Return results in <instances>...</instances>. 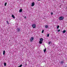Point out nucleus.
<instances>
[{"mask_svg":"<svg viewBox=\"0 0 67 67\" xmlns=\"http://www.w3.org/2000/svg\"><path fill=\"white\" fill-rule=\"evenodd\" d=\"M66 32V30H64L63 31V33H65Z\"/></svg>","mask_w":67,"mask_h":67,"instance_id":"nucleus-14","label":"nucleus"},{"mask_svg":"<svg viewBox=\"0 0 67 67\" xmlns=\"http://www.w3.org/2000/svg\"><path fill=\"white\" fill-rule=\"evenodd\" d=\"M49 34H48L47 35V37H49Z\"/></svg>","mask_w":67,"mask_h":67,"instance_id":"nucleus-19","label":"nucleus"},{"mask_svg":"<svg viewBox=\"0 0 67 67\" xmlns=\"http://www.w3.org/2000/svg\"><path fill=\"white\" fill-rule=\"evenodd\" d=\"M24 19H26V16H25V17H24Z\"/></svg>","mask_w":67,"mask_h":67,"instance_id":"nucleus-26","label":"nucleus"},{"mask_svg":"<svg viewBox=\"0 0 67 67\" xmlns=\"http://www.w3.org/2000/svg\"><path fill=\"white\" fill-rule=\"evenodd\" d=\"M12 16L13 19H15V16L13 15H12Z\"/></svg>","mask_w":67,"mask_h":67,"instance_id":"nucleus-7","label":"nucleus"},{"mask_svg":"<svg viewBox=\"0 0 67 67\" xmlns=\"http://www.w3.org/2000/svg\"><path fill=\"white\" fill-rule=\"evenodd\" d=\"M51 43V42H48V44H50Z\"/></svg>","mask_w":67,"mask_h":67,"instance_id":"nucleus-23","label":"nucleus"},{"mask_svg":"<svg viewBox=\"0 0 67 67\" xmlns=\"http://www.w3.org/2000/svg\"><path fill=\"white\" fill-rule=\"evenodd\" d=\"M46 29H47L48 28V26L47 25H46L45 26Z\"/></svg>","mask_w":67,"mask_h":67,"instance_id":"nucleus-10","label":"nucleus"},{"mask_svg":"<svg viewBox=\"0 0 67 67\" xmlns=\"http://www.w3.org/2000/svg\"><path fill=\"white\" fill-rule=\"evenodd\" d=\"M46 48H45V49L43 50L44 52V53H45V52H46Z\"/></svg>","mask_w":67,"mask_h":67,"instance_id":"nucleus-11","label":"nucleus"},{"mask_svg":"<svg viewBox=\"0 0 67 67\" xmlns=\"http://www.w3.org/2000/svg\"><path fill=\"white\" fill-rule=\"evenodd\" d=\"M4 66H5L7 65V64L5 63H4Z\"/></svg>","mask_w":67,"mask_h":67,"instance_id":"nucleus-15","label":"nucleus"},{"mask_svg":"<svg viewBox=\"0 0 67 67\" xmlns=\"http://www.w3.org/2000/svg\"><path fill=\"white\" fill-rule=\"evenodd\" d=\"M25 65H27V64L26 63V64H25Z\"/></svg>","mask_w":67,"mask_h":67,"instance_id":"nucleus-25","label":"nucleus"},{"mask_svg":"<svg viewBox=\"0 0 67 67\" xmlns=\"http://www.w3.org/2000/svg\"><path fill=\"white\" fill-rule=\"evenodd\" d=\"M34 40V37H31V38L30 39V42H32V41Z\"/></svg>","mask_w":67,"mask_h":67,"instance_id":"nucleus-3","label":"nucleus"},{"mask_svg":"<svg viewBox=\"0 0 67 67\" xmlns=\"http://www.w3.org/2000/svg\"><path fill=\"white\" fill-rule=\"evenodd\" d=\"M22 11V9H20L19 10V12H21Z\"/></svg>","mask_w":67,"mask_h":67,"instance_id":"nucleus-9","label":"nucleus"},{"mask_svg":"<svg viewBox=\"0 0 67 67\" xmlns=\"http://www.w3.org/2000/svg\"><path fill=\"white\" fill-rule=\"evenodd\" d=\"M44 31L43 30L42 31V33H43L44 32Z\"/></svg>","mask_w":67,"mask_h":67,"instance_id":"nucleus-21","label":"nucleus"},{"mask_svg":"<svg viewBox=\"0 0 67 67\" xmlns=\"http://www.w3.org/2000/svg\"><path fill=\"white\" fill-rule=\"evenodd\" d=\"M6 22H7V23L8 24H9V22L8 21H6Z\"/></svg>","mask_w":67,"mask_h":67,"instance_id":"nucleus-16","label":"nucleus"},{"mask_svg":"<svg viewBox=\"0 0 67 67\" xmlns=\"http://www.w3.org/2000/svg\"><path fill=\"white\" fill-rule=\"evenodd\" d=\"M22 66V65H20L19 66V67H21Z\"/></svg>","mask_w":67,"mask_h":67,"instance_id":"nucleus-20","label":"nucleus"},{"mask_svg":"<svg viewBox=\"0 0 67 67\" xmlns=\"http://www.w3.org/2000/svg\"><path fill=\"white\" fill-rule=\"evenodd\" d=\"M60 63L61 64H64V61L62 60L61 61V62H60Z\"/></svg>","mask_w":67,"mask_h":67,"instance_id":"nucleus-4","label":"nucleus"},{"mask_svg":"<svg viewBox=\"0 0 67 67\" xmlns=\"http://www.w3.org/2000/svg\"><path fill=\"white\" fill-rule=\"evenodd\" d=\"M38 0V1H40V0Z\"/></svg>","mask_w":67,"mask_h":67,"instance_id":"nucleus-27","label":"nucleus"},{"mask_svg":"<svg viewBox=\"0 0 67 67\" xmlns=\"http://www.w3.org/2000/svg\"><path fill=\"white\" fill-rule=\"evenodd\" d=\"M60 31V29H59L58 30V32H59Z\"/></svg>","mask_w":67,"mask_h":67,"instance_id":"nucleus-22","label":"nucleus"},{"mask_svg":"<svg viewBox=\"0 0 67 67\" xmlns=\"http://www.w3.org/2000/svg\"><path fill=\"white\" fill-rule=\"evenodd\" d=\"M51 14H52V15H53V13L52 12L51 13Z\"/></svg>","mask_w":67,"mask_h":67,"instance_id":"nucleus-24","label":"nucleus"},{"mask_svg":"<svg viewBox=\"0 0 67 67\" xmlns=\"http://www.w3.org/2000/svg\"><path fill=\"white\" fill-rule=\"evenodd\" d=\"M35 5V3L34 2H32V4L31 7H33Z\"/></svg>","mask_w":67,"mask_h":67,"instance_id":"nucleus-5","label":"nucleus"},{"mask_svg":"<svg viewBox=\"0 0 67 67\" xmlns=\"http://www.w3.org/2000/svg\"><path fill=\"white\" fill-rule=\"evenodd\" d=\"M3 55H4L5 54V51H4L3 53Z\"/></svg>","mask_w":67,"mask_h":67,"instance_id":"nucleus-13","label":"nucleus"},{"mask_svg":"<svg viewBox=\"0 0 67 67\" xmlns=\"http://www.w3.org/2000/svg\"><path fill=\"white\" fill-rule=\"evenodd\" d=\"M17 29V31L18 32H19L20 31V29L19 28H18Z\"/></svg>","mask_w":67,"mask_h":67,"instance_id":"nucleus-6","label":"nucleus"},{"mask_svg":"<svg viewBox=\"0 0 67 67\" xmlns=\"http://www.w3.org/2000/svg\"><path fill=\"white\" fill-rule=\"evenodd\" d=\"M7 2H6L4 4V5L5 6H6V5H7Z\"/></svg>","mask_w":67,"mask_h":67,"instance_id":"nucleus-18","label":"nucleus"},{"mask_svg":"<svg viewBox=\"0 0 67 67\" xmlns=\"http://www.w3.org/2000/svg\"><path fill=\"white\" fill-rule=\"evenodd\" d=\"M32 27L34 29V28H35L36 27V24H33L32 25Z\"/></svg>","mask_w":67,"mask_h":67,"instance_id":"nucleus-1","label":"nucleus"},{"mask_svg":"<svg viewBox=\"0 0 67 67\" xmlns=\"http://www.w3.org/2000/svg\"><path fill=\"white\" fill-rule=\"evenodd\" d=\"M59 25L57 26V29H59Z\"/></svg>","mask_w":67,"mask_h":67,"instance_id":"nucleus-17","label":"nucleus"},{"mask_svg":"<svg viewBox=\"0 0 67 67\" xmlns=\"http://www.w3.org/2000/svg\"><path fill=\"white\" fill-rule=\"evenodd\" d=\"M64 19V17L63 16H60L59 18V20H63Z\"/></svg>","mask_w":67,"mask_h":67,"instance_id":"nucleus-2","label":"nucleus"},{"mask_svg":"<svg viewBox=\"0 0 67 67\" xmlns=\"http://www.w3.org/2000/svg\"><path fill=\"white\" fill-rule=\"evenodd\" d=\"M40 41H41V42H43V39L42 38H41L40 39Z\"/></svg>","mask_w":67,"mask_h":67,"instance_id":"nucleus-8","label":"nucleus"},{"mask_svg":"<svg viewBox=\"0 0 67 67\" xmlns=\"http://www.w3.org/2000/svg\"><path fill=\"white\" fill-rule=\"evenodd\" d=\"M39 44H41L42 43V41H39Z\"/></svg>","mask_w":67,"mask_h":67,"instance_id":"nucleus-12","label":"nucleus"}]
</instances>
